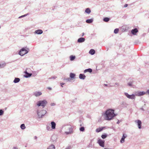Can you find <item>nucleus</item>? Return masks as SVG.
Instances as JSON below:
<instances>
[{
	"label": "nucleus",
	"mask_w": 149,
	"mask_h": 149,
	"mask_svg": "<svg viewBox=\"0 0 149 149\" xmlns=\"http://www.w3.org/2000/svg\"><path fill=\"white\" fill-rule=\"evenodd\" d=\"M105 119L106 120H111L116 116L114 113V110L109 109L107 110L105 113Z\"/></svg>",
	"instance_id": "1"
},
{
	"label": "nucleus",
	"mask_w": 149,
	"mask_h": 149,
	"mask_svg": "<svg viewBox=\"0 0 149 149\" xmlns=\"http://www.w3.org/2000/svg\"><path fill=\"white\" fill-rule=\"evenodd\" d=\"M47 103V102L46 100L40 101L38 102L37 105L38 106H42L43 108L45 106Z\"/></svg>",
	"instance_id": "2"
},
{
	"label": "nucleus",
	"mask_w": 149,
	"mask_h": 149,
	"mask_svg": "<svg viewBox=\"0 0 149 149\" xmlns=\"http://www.w3.org/2000/svg\"><path fill=\"white\" fill-rule=\"evenodd\" d=\"M28 52V51L27 50H26L25 48H23L19 52V54L20 55L22 56L26 54H27Z\"/></svg>",
	"instance_id": "3"
},
{
	"label": "nucleus",
	"mask_w": 149,
	"mask_h": 149,
	"mask_svg": "<svg viewBox=\"0 0 149 149\" xmlns=\"http://www.w3.org/2000/svg\"><path fill=\"white\" fill-rule=\"evenodd\" d=\"M125 95L128 98L131 99H134L135 98V95L132 94V95H129L128 93H125Z\"/></svg>",
	"instance_id": "4"
},
{
	"label": "nucleus",
	"mask_w": 149,
	"mask_h": 149,
	"mask_svg": "<svg viewBox=\"0 0 149 149\" xmlns=\"http://www.w3.org/2000/svg\"><path fill=\"white\" fill-rule=\"evenodd\" d=\"M46 111L45 110H42L40 111V112L37 111L38 114L40 117H42V116H44L46 113Z\"/></svg>",
	"instance_id": "5"
},
{
	"label": "nucleus",
	"mask_w": 149,
	"mask_h": 149,
	"mask_svg": "<svg viewBox=\"0 0 149 149\" xmlns=\"http://www.w3.org/2000/svg\"><path fill=\"white\" fill-rule=\"evenodd\" d=\"M98 143L100 146L102 147H104V140L99 139L98 140Z\"/></svg>",
	"instance_id": "6"
},
{
	"label": "nucleus",
	"mask_w": 149,
	"mask_h": 149,
	"mask_svg": "<svg viewBox=\"0 0 149 149\" xmlns=\"http://www.w3.org/2000/svg\"><path fill=\"white\" fill-rule=\"evenodd\" d=\"M135 122L137 123L139 128V129H141V121L139 120H138L137 121H135Z\"/></svg>",
	"instance_id": "7"
},
{
	"label": "nucleus",
	"mask_w": 149,
	"mask_h": 149,
	"mask_svg": "<svg viewBox=\"0 0 149 149\" xmlns=\"http://www.w3.org/2000/svg\"><path fill=\"white\" fill-rule=\"evenodd\" d=\"M126 136H127V135H126V134H123V137H122V138L121 139L120 141L121 143H122L124 142V141H125V139L126 137Z\"/></svg>",
	"instance_id": "8"
},
{
	"label": "nucleus",
	"mask_w": 149,
	"mask_h": 149,
	"mask_svg": "<svg viewBox=\"0 0 149 149\" xmlns=\"http://www.w3.org/2000/svg\"><path fill=\"white\" fill-rule=\"evenodd\" d=\"M138 32V30L136 28H135L134 29H132L131 31L133 35H136V33Z\"/></svg>",
	"instance_id": "9"
},
{
	"label": "nucleus",
	"mask_w": 149,
	"mask_h": 149,
	"mask_svg": "<svg viewBox=\"0 0 149 149\" xmlns=\"http://www.w3.org/2000/svg\"><path fill=\"white\" fill-rule=\"evenodd\" d=\"M42 94V93L40 92H36L34 93L33 95L36 97H38Z\"/></svg>",
	"instance_id": "10"
},
{
	"label": "nucleus",
	"mask_w": 149,
	"mask_h": 149,
	"mask_svg": "<svg viewBox=\"0 0 149 149\" xmlns=\"http://www.w3.org/2000/svg\"><path fill=\"white\" fill-rule=\"evenodd\" d=\"M85 39L84 38H81L78 40L77 41L78 42H82L84 41Z\"/></svg>",
	"instance_id": "11"
},
{
	"label": "nucleus",
	"mask_w": 149,
	"mask_h": 149,
	"mask_svg": "<svg viewBox=\"0 0 149 149\" xmlns=\"http://www.w3.org/2000/svg\"><path fill=\"white\" fill-rule=\"evenodd\" d=\"M79 78L81 79H84L86 78V76L84 74H80L79 75Z\"/></svg>",
	"instance_id": "12"
},
{
	"label": "nucleus",
	"mask_w": 149,
	"mask_h": 149,
	"mask_svg": "<svg viewBox=\"0 0 149 149\" xmlns=\"http://www.w3.org/2000/svg\"><path fill=\"white\" fill-rule=\"evenodd\" d=\"M52 125V129H55V127L56 124L54 122H52L51 123Z\"/></svg>",
	"instance_id": "13"
},
{
	"label": "nucleus",
	"mask_w": 149,
	"mask_h": 149,
	"mask_svg": "<svg viewBox=\"0 0 149 149\" xmlns=\"http://www.w3.org/2000/svg\"><path fill=\"white\" fill-rule=\"evenodd\" d=\"M42 31L41 30H38L35 31V33L38 34H42Z\"/></svg>",
	"instance_id": "14"
},
{
	"label": "nucleus",
	"mask_w": 149,
	"mask_h": 149,
	"mask_svg": "<svg viewBox=\"0 0 149 149\" xmlns=\"http://www.w3.org/2000/svg\"><path fill=\"white\" fill-rule=\"evenodd\" d=\"M103 129V127H100L98 128H97L96 130V131L97 132H99L102 131Z\"/></svg>",
	"instance_id": "15"
},
{
	"label": "nucleus",
	"mask_w": 149,
	"mask_h": 149,
	"mask_svg": "<svg viewBox=\"0 0 149 149\" xmlns=\"http://www.w3.org/2000/svg\"><path fill=\"white\" fill-rule=\"evenodd\" d=\"M146 93L144 92H140L138 93L137 95L138 96H141L146 94Z\"/></svg>",
	"instance_id": "16"
},
{
	"label": "nucleus",
	"mask_w": 149,
	"mask_h": 149,
	"mask_svg": "<svg viewBox=\"0 0 149 149\" xmlns=\"http://www.w3.org/2000/svg\"><path fill=\"white\" fill-rule=\"evenodd\" d=\"M25 74H26L25 77H30V76H31V75H32L31 74L29 73H28L27 72H25Z\"/></svg>",
	"instance_id": "17"
},
{
	"label": "nucleus",
	"mask_w": 149,
	"mask_h": 149,
	"mask_svg": "<svg viewBox=\"0 0 149 149\" xmlns=\"http://www.w3.org/2000/svg\"><path fill=\"white\" fill-rule=\"evenodd\" d=\"M95 51L94 49H91L90 50L89 53L91 55H93L95 54Z\"/></svg>",
	"instance_id": "18"
},
{
	"label": "nucleus",
	"mask_w": 149,
	"mask_h": 149,
	"mask_svg": "<svg viewBox=\"0 0 149 149\" xmlns=\"http://www.w3.org/2000/svg\"><path fill=\"white\" fill-rule=\"evenodd\" d=\"M47 149H55V146L53 145H51L49 146Z\"/></svg>",
	"instance_id": "19"
},
{
	"label": "nucleus",
	"mask_w": 149,
	"mask_h": 149,
	"mask_svg": "<svg viewBox=\"0 0 149 149\" xmlns=\"http://www.w3.org/2000/svg\"><path fill=\"white\" fill-rule=\"evenodd\" d=\"M20 80V79L19 78H15L14 80V82L15 83H17L19 82Z\"/></svg>",
	"instance_id": "20"
},
{
	"label": "nucleus",
	"mask_w": 149,
	"mask_h": 149,
	"mask_svg": "<svg viewBox=\"0 0 149 149\" xmlns=\"http://www.w3.org/2000/svg\"><path fill=\"white\" fill-rule=\"evenodd\" d=\"M92 70L91 69L89 68L85 70L84 71V72L85 73L87 72H89L91 73L92 72Z\"/></svg>",
	"instance_id": "21"
},
{
	"label": "nucleus",
	"mask_w": 149,
	"mask_h": 149,
	"mask_svg": "<svg viewBox=\"0 0 149 149\" xmlns=\"http://www.w3.org/2000/svg\"><path fill=\"white\" fill-rule=\"evenodd\" d=\"M85 12L86 13L88 14H89L91 13V11L90 9L89 8H88L86 9Z\"/></svg>",
	"instance_id": "22"
},
{
	"label": "nucleus",
	"mask_w": 149,
	"mask_h": 149,
	"mask_svg": "<svg viewBox=\"0 0 149 149\" xmlns=\"http://www.w3.org/2000/svg\"><path fill=\"white\" fill-rule=\"evenodd\" d=\"M93 21V20L92 19H88L86 20V22L87 23H92Z\"/></svg>",
	"instance_id": "23"
},
{
	"label": "nucleus",
	"mask_w": 149,
	"mask_h": 149,
	"mask_svg": "<svg viewBox=\"0 0 149 149\" xmlns=\"http://www.w3.org/2000/svg\"><path fill=\"white\" fill-rule=\"evenodd\" d=\"M70 58L71 61H73L75 59V56L71 55L70 56Z\"/></svg>",
	"instance_id": "24"
},
{
	"label": "nucleus",
	"mask_w": 149,
	"mask_h": 149,
	"mask_svg": "<svg viewBox=\"0 0 149 149\" xmlns=\"http://www.w3.org/2000/svg\"><path fill=\"white\" fill-rule=\"evenodd\" d=\"M75 76V74L72 73H70V77L71 78H74Z\"/></svg>",
	"instance_id": "25"
},
{
	"label": "nucleus",
	"mask_w": 149,
	"mask_h": 149,
	"mask_svg": "<svg viewBox=\"0 0 149 149\" xmlns=\"http://www.w3.org/2000/svg\"><path fill=\"white\" fill-rule=\"evenodd\" d=\"M109 19L108 17H105L104 18L103 20L105 22H108L109 21Z\"/></svg>",
	"instance_id": "26"
},
{
	"label": "nucleus",
	"mask_w": 149,
	"mask_h": 149,
	"mask_svg": "<svg viewBox=\"0 0 149 149\" xmlns=\"http://www.w3.org/2000/svg\"><path fill=\"white\" fill-rule=\"evenodd\" d=\"M20 127L23 130L25 128V127L24 124H22L21 125Z\"/></svg>",
	"instance_id": "27"
},
{
	"label": "nucleus",
	"mask_w": 149,
	"mask_h": 149,
	"mask_svg": "<svg viewBox=\"0 0 149 149\" xmlns=\"http://www.w3.org/2000/svg\"><path fill=\"white\" fill-rule=\"evenodd\" d=\"M119 31V29H116L114 30V33H117Z\"/></svg>",
	"instance_id": "28"
},
{
	"label": "nucleus",
	"mask_w": 149,
	"mask_h": 149,
	"mask_svg": "<svg viewBox=\"0 0 149 149\" xmlns=\"http://www.w3.org/2000/svg\"><path fill=\"white\" fill-rule=\"evenodd\" d=\"M79 130L80 131H84V128L83 127H82L80 128Z\"/></svg>",
	"instance_id": "29"
},
{
	"label": "nucleus",
	"mask_w": 149,
	"mask_h": 149,
	"mask_svg": "<svg viewBox=\"0 0 149 149\" xmlns=\"http://www.w3.org/2000/svg\"><path fill=\"white\" fill-rule=\"evenodd\" d=\"M107 136L106 135H102L101 136L102 138L103 139L105 138Z\"/></svg>",
	"instance_id": "30"
},
{
	"label": "nucleus",
	"mask_w": 149,
	"mask_h": 149,
	"mask_svg": "<svg viewBox=\"0 0 149 149\" xmlns=\"http://www.w3.org/2000/svg\"><path fill=\"white\" fill-rule=\"evenodd\" d=\"M3 111L2 110H0V116L3 113Z\"/></svg>",
	"instance_id": "31"
},
{
	"label": "nucleus",
	"mask_w": 149,
	"mask_h": 149,
	"mask_svg": "<svg viewBox=\"0 0 149 149\" xmlns=\"http://www.w3.org/2000/svg\"><path fill=\"white\" fill-rule=\"evenodd\" d=\"M128 84L129 86H131L132 85V84L131 83H129Z\"/></svg>",
	"instance_id": "32"
},
{
	"label": "nucleus",
	"mask_w": 149,
	"mask_h": 149,
	"mask_svg": "<svg viewBox=\"0 0 149 149\" xmlns=\"http://www.w3.org/2000/svg\"><path fill=\"white\" fill-rule=\"evenodd\" d=\"M127 6H128V5H127V4H125L124 5V7H127Z\"/></svg>",
	"instance_id": "33"
},
{
	"label": "nucleus",
	"mask_w": 149,
	"mask_h": 149,
	"mask_svg": "<svg viewBox=\"0 0 149 149\" xmlns=\"http://www.w3.org/2000/svg\"><path fill=\"white\" fill-rule=\"evenodd\" d=\"M61 86H62V87H63V85H64V83H61Z\"/></svg>",
	"instance_id": "34"
},
{
	"label": "nucleus",
	"mask_w": 149,
	"mask_h": 149,
	"mask_svg": "<svg viewBox=\"0 0 149 149\" xmlns=\"http://www.w3.org/2000/svg\"><path fill=\"white\" fill-rule=\"evenodd\" d=\"M71 133V132H66V134H69Z\"/></svg>",
	"instance_id": "35"
},
{
	"label": "nucleus",
	"mask_w": 149,
	"mask_h": 149,
	"mask_svg": "<svg viewBox=\"0 0 149 149\" xmlns=\"http://www.w3.org/2000/svg\"><path fill=\"white\" fill-rule=\"evenodd\" d=\"M48 88V89L49 90H51L52 89L51 88H50V87H48V88Z\"/></svg>",
	"instance_id": "36"
},
{
	"label": "nucleus",
	"mask_w": 149,
	"mask_h": 149,
	"mask_svg": "<svg viewBox=\"0 0 149 149\" xmlns=\"http://www.w3.org/2000/svg\"><path fill=\"white\" fill-rule=\"evenodd\" d=\"M147 93L149 95V90L147 91Z\"/></svg>",
	"instance_id": "37"
},
{
	"label": "nucleus",
	"mask_w": 149,
	"mask_h": 149,
	"mask_svg": "<svg viewBox=\"0 0 149 149\" xmlns=\"http://www.w3.org/2000/svg\"><path fill=\"white\" fill-rule=\"evenodd\" d=\"M13 149H17V148L16 147H14L13 148Z\"/></svg>",
	"instance_id": "38"
},
{
	"label": "nucleus",
	"mask_w": 149,
	"mask_h": 149,
	"mask_svg": "<svg viewBox=\"0 0 149 149\" xmlns=\"http://www.w3.org/2000/svg\"><path fill=\"white\" fill-rule=\"evenodd\" d=\"M82 34H83V35H82V36H83L84 35V33H83Z\"/></svg>",
	"instance_id": "39"
},
{
	"label": "nucleus",
	"mask_w": 149,
	"mask_h": 149,
	"mask_svg": "<svg viewBox=\"0 0 149 149\" xmlns=\"http://www.w3.org/2000/svg\"><path fill=\"white\" fill-rule=\"evenodd\" d=\"M26 15H24V16H22V17H23L24 16H25Z\"/></svg>",
	"instance_id": "40"
},
{
	"label": "nucleus",
	"mask_w": 149,
	"mask_h": 149,
	"mask_svg": "<svg viewBox=\"0 0 149 149\" xmlns=\"http://www.w3.org/2000/svg\"><path fill=\"white\" fill-rule=\"evenodd\" d=\"M1 65H0V66H1Z\"/></svg>",
	"instance_id": "41"
}]
</instances>
